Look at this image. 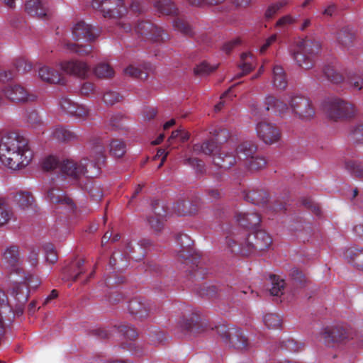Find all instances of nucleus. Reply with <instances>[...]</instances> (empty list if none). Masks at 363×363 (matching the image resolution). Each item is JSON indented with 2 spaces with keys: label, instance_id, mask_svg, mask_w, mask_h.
Returning a JSON list of instances; mask_svg holds the SVG:
<instances>
[{
  "label": "nucleus",
  "instance_id": "obj_1",
  "mask_svg": "<svg viewBox=\"0 0 363 363\" xmlns=\"http://www.w3.org/2000/svg\"><path fill=\"white\" fill-rule=\"evenodd\" d=\"M91 157L92 160H82L79 163L70 160L60 161L56 157L50 155L44 159L42 167L44 170L51 171L59 169V172L73 182L79 181L82 177L93 178L99 174L100 165L106 160L105 143L101 138H94L91 141Z\"/></svg>",
  "mask_w": 363,
  "mask_h": 363
},
{
  "label": "nucleus",
  "instance_id": "obj_2",
  "mask_svg": "<svg viewBox=\"0 0 363 363\" xmlns=\"http://www.w3.org/2000/svg\"><path fill=\"white\" fill-rule=\"evenodd\" d=\"M34 152L29 140L18 133H9L0 140V162L9 169L21 170L30 164Z\"/></svg>",
  "mask_w": 363,
  "mask_h": 363
},
{
  "label": "nucleus",
  "instance_id": "obj_3",
  "mask_svg": "<svg viewBox=\"0 0 363 363\" xmlns=\"http://www.w3.org/2000/svg\"><path fill=\"white\" fill-rule=\"evenodd\" d=\"M228 136L229 133L227 130H216L213 138L205 140L202 144H194L192 147V152L196 155L203 153L206 155H212L213 164L216 167L228 169L235 164V156L225 148H220L219 145L225 142Z\"/></svg>",
  "mask_w": 363,
  "mask_h": 363
},
{
  "label": "nucleus",
  "instance_id": "obj_4",
  "mask_svg": "<svg viewBox=\"0 0 363 363\" xmlns=\"http://www.w3.org/2000/svg\"><path fill=\"white\" fill-rule=\"evenodd\" d=\"M225 242L232 252L247 256L268 249L272 239L266 231L259 230L250 234L245 231L233 233L225 238Z\"/></svg>",
  "mask_w": 363,
  "mask_h": 363
},
{
  "label": "nucleus",
  "instance_id": "obj_5",
  "mask_svg": "<svg viewBox=\"0 0 363 363\" xmlns=\"http://www.w3.org/2000/svg\"><path fill=\"white\" fill-rule=\"evenodd\" d=\"M320 49L319 41L306 38L297 43L296 48L291 51V57L298 67L310 69L314 66Z\"/></svg>",
  "mask_w": 363,
  "mask_h": 363
},
{
  "label": "nucleus",
  "instance_id": "obj_6",
  "mask_svg": "<svg viewBox=\"0 0 363 363\" xmlns=\"http://www.w3.org/2000/svg\"><path fill=\"white\" fill-rule=\"evenodd\" d=\"M323 110L327 116L333 121L350 118L354 115L353 106L340 98L330 97L325 99L322 105Z\"/></svg>",
  "mask_w": 363,
  "mask_h": 363
},
{
  "label": "nucleus",
  "instance_id": "obj_7",
  "mask_svg": "<svg viewBox=\"0 0 363 363\" xmlns=\"http://www.w3.org/2000/svg\"><path fill=\"white\" fill-rule=\"evenodd\" d=\"M216 332L223 341L237 350H244L248 346V339L243 331L230 325H220L216 327Z\"/></svg>",
  "mask_w": 363,
  "mask_h": 363
},
{
  "label": "nucleus",
  "instance_id": "obj_8",
  "mask_svg": "<svg viewBox=\"0 0 363 363\" xmlns=\"http://www.w3.org/2000/svg\"><path fill=\"white\" fill-rule=\"evenodd\" d=\"M320 338L328 347H334L335 344L345 343L350 338V334L342 325H334L323 328L320 333Z\"/></svg>",
  "mask_w": 363,
  "mask_h": 363
},
{
  "label": "nucleus",
  "instance_id": "obj_9",
  "mask_svg": "<svg viewBox=\"0 0 363 363\" xmlns=\"http://www.w3.org/2000/svg\"><path fill=\"white\" fill-rule=\"evenodd\" d=\"M91 6L101 12L104 18H120L127 11L123 0H93Z\"/></svg>",
  "mask_w": 363,
  "mask_h": 363
},
{
  "label": "nucleus",
  "instance_id": "obj_10",
  "mask_svg": "<svg viewBox=\"0 0 363 363\" xmlns=\"http://www.w3.org/2000/svg\"><path fill=\"white\" fill-rule=\"evenodd\" d=\"M135 30L139 35L156 43H164L169 39V34L163 28L147 21H139Z\"/></svg>",
  "mask_w": 363,
  "mask_h": 363
},
{
  "label": "nucleus",
  "instance_id": "obj_11",
  "mask_svg": "<svg viewBox=\"0 0 363 363\" xmlns=\"http://www.w3.org/2000/svg\"><path fill=\"white\" fill-rule=\"evenodd\" d=\"M289 105L292 111L302 120H311L315 115V108L311 100L301 95L290 97Z\"/></svg>",
  "mask_w": 363,
  "mask_h": 363
},
{
  "label": "nucleus",
  "instance_id": "obj_12",
  "mask_svg": "<svg viewBox=\"0 0 363 363\" xmlns=\"http://www.w3.org/2000/svg\"><path fill=\"white\" fill-rule=\"evenodd\" d=\"M47 199L56 206V208H62L65 213L74 211L76 206L72 199L57 187H52L47 191Z\"/></svg>",
  "mask_w": 363,
  "mask_h": 363
},
{
  "label": "nucleus",
  "instance_id": "obj_13",
  "mask_svg": "<svg viewBox=\"0 0 363 363\" xmlns=\"http://www.w3.org/2000/svg\"><path fill=\"white\" fill-rule=\"evenodd\" d=\"M1 265L11 272L20 274L22 269L19 267L21 263L19 247L11 245L6 247L1 257Z\"/></svg>",
  "mask_w": 363,
  "mask_h": 363
},
{
  "label": "nucleus",
  "instance_id": "obj_14",
  "mask_svg": "<svg viewBox=\"0 0 363 363\" xmlns=\"http://www.w3.org/2000/svg\"><path fill=\"white\" fill-rule=\"evenodd\" d=\"M256 132L258 138L265 144H273L278 142L281 138V131L276 125L260 122L257 124Z\"/></svg>",
  "mask_w": 363,
  "mask_h": 363
},
{
  "label": "nucleus",
  "instance_id": "obj_15",
  "mask_svg": "<svg viewBox=\"0 0 363 363\" xmlns=\"http://www.w3.org/2000/svg\"><path fill=\"white\" fill-rule=\"evenodd\" d=\"M59 106L65 113L78 119L85 120L89 115L90 111L86 106L75 103L67 97H62Z\"/></svg>",
  "mask_w": 363,
  "mask_h": 363
},
{
  "label": "nucleus",
  "instance_id": "obj_16",
  "mask_svg": "<svg viewBox=\"0 0 363 363\" xmlns=\"http://www.w3.org/2000/svg\"><path fill=\"white\" fill-rule=\"evenodd\" d=\"M152 310V306L147 300L136 297L128 303V311L136 320H143L147 318Z\"/></svg>",
  "mask_w": 363,
  "mask_h": 363
},
{
  "label": "nucleus",
  "instance_id": "obj_17",
  "mask_svg": "<svg viewBox=\"0 0 363 363\" xmlns=\"http://www.w3.org/2000/svg\"><path fill=\"white\" fill-rule=\"evenodd\" d=\"M4 92L7 99L15 102H33L37 99L35 94L28 93L23 86L18 84L5 87Z\"/></svg>",
  "mask_w": 363,
  "mask_h": 363
},
{
  "label": "nucleus",
  "instance_id": "obj_18",
  "mask_svg": "<svg viewBox=\"0 0 363 363\" xmlns=\"http://www.w3.org/2000/svg\"><path fill=\"white\" fill-rule=\"evenodd\" d=\"M99 30L84 21H79L72 28V35L74 40L81 39L86 41H94L99 35Z\"/></svg>",
  "mask_w": 363,
  "mask_h": 363
},
{
  "label": "nucleus",
  "instance_id": "obj_19",
  "mask_svg": "<svg viewBox=\"0 0 363 363\" xmlns=\"http://www.w3.org/2000/svg\"><path fill=\"white\" fill-rule=\"evenodd\" d=\"M179 326L182 330L194 335L204 330L201 316L197 312H193L189 315L184 317L179 322Z\"/></svg>",
  "mask_w": 363,
  "mask_h": 363
},
{
  "label": "nucleus",
  "instance_id": "obj_20",
  "mask_svg": "<svg viewBox=\"0 0 363 363\" xmlns=\"http://www.w3.org/2000/svg\"><path fill=\"white\" fill-rule=\"evenodd\" d=\"M61 69L67 74H72L80 78H86L88 76L90 68L84 62L79 60H70L62 62L60 64Z\"/></svg>",
  "mask_w": 363,
  "mask_h": 363
},
{
  "label": "nucleus",
  "instance_id": "obj_21",
  "mask_svg": "<svg viewBox=\"0 0 363 363\" xmlns=\"http://www.w3.org/2000/svg\"><path fill=\"white\" fill-rule=\"evenodd\" d=\"M84 259H79L71 262L63 269L62 279L76 281L82 274L85 272Z\"/></svg>",
  "mask_w": 363,
  "mask_h": 363
},
{
  "label": "nucleus",
  "instance_id": "obj_22",
  "mask_svg": "<svg viewBox=\"0 0 363 363\" xmlns=\"http://www.w3.org/2000/svg\"><path fill=\"white\" fill-rule=\"evenodd\" d=\"M152 211L154 216H149L147 222L152 229L160 232L163 228V218L166 216V210L159 201H155L152 203Z\"/></svg>",
  "mask_w": 363,
  "mask_h": 363
},
{
  "label": "nucleus",
  "instance_id": "obj_23",
  "mask_svg": "<svg viewBox=\"0 0 363 363\" xmlns=\"http://www.w3.org/2000/svg\"><path fill=\"white\" fill-rule=\"evenodd\" d=\"M177 241L180 245L182 250L178 253V257L182 260H184L187 265L189 262H192L191 259V248L193 241L190 237L184 233L179 234L177 237Z\"/></svg>",
  "mask_w": 363,
  "mask_h": 363
},
{
  "label": "nucleus",
  "instance_id": "obj_24",
  "mask_svg": "<svg viewBox=\"0 0 363 363\" xmlns=\"http://www.w3.org/2000/svg\"><path fill=\"white\" fill-rule=\"evenodd\" d=\"M52 136L61 143H71L79 140L77 131L62 125L56 126L52 132Z\"/></svg>",
  "mask_w": 363,
  "mask_h": 363
},
{
  "label": "nucleus",
  "instance_id": "obj_25",
  "mask_svg": "<svg viewBox=\"0 0 363 363\" xmlns=\"http://www.w3.org/2000/svg\"><path fill=\"white\" fill-rule=\"evenodd\" d=\"M26 13L38 18H43L47 16L48 7L43 0H28L25 4Z\"/></svg>",
  "mask_w": 363,
  "mask_h": 363
},
{
  "label": "nucleus",
  "instance_id": "obj_26",
  "mask_svg": "<svg viewBox=\"0 0 363 363\" xmlns=\"http://www.w3.org/2000/svg\"><path fill=\"white\" fill-rule=\"evenodd\" d=\"M344 258L358 269L363 271V247H350L343 254Z\"/></svg>",
  "mask_w": 363,
  "mask_h": 363
},
{
  "label": "nucleus",
  "instance_id": "obj_27",
  "mask_svg": "<svg viewBox=\"0 0 363 363\" xmlns=\"http://www.w3.org/2000/svg\"><path fill=\"white\" fill-rule=\"evenodd\" d=\"M231 290V287H228L224 290L222 287H218L216 285L203 284L199 288L198 293L201 296H207L209 298L218 297L223 298L226 296L227 293L230 294Z\"/></svg>",
  "mask_w": 363,
  "mask_h": 363
},
{
  "label": "nucleus",
  "instance_id": "obj_28",
  "mask_svg": "<svg viewBox=\"0 0 363 363\" xmlns=\"http://www.w3.org/2000/svg\"><path fill=\"white\" fill-rule=\"evenodd\" d=\"M354 33L352 29L345 26L337 32L336 41L343 50H348L354 45Z\"/></svg>",
  "mask_w": 363,
  "mask_h": 363
},
{
  "label": "nucleus",
  "instance_id": "obj_29",
  "mask_svg": "<svg viewBox=\"0 0 363 363\" xmlns=\"http://www.w3.org/2000/svg\"><path fill=\"white\" fill-rule=\"evenodd\" d=\"M238 223L245 228H252L261 222L260 215L255 211L239 213L236 216Z\"/></svg>",
  "mask_w": 363,
  "mask_h": 363
},
{
  "label": "nucleus",
  "instance_id": "obj_30",
  "mask_svg": "<svg viewBox=\"0 0 363 363\" xmlns=\"http://www.w3.org/2000/svg\"><path fill=\"white\" fill-rule=\"evenodd\" d=\"M39 77L50 84H65L61 74L48 66H43L38 70Z\"/></svg>",
  "mask_w": 363,
  "mask_h": 363
},
{
  "label": "nucleus",
  "instance_id": "obj_31",
  "mask_svg": "<svg viewBox=\"0 0 363 363\" xmlns=\"http://www.w3.org/2000/svg\"><path fill=\"white\" fill-rule=\"evenodd\" d=\"M257 151V145L251 141H245L240 143L236 148L238 157L243 160L244 163L247 162L252 156L255 155Z\"/></svg>",
  "mask_w": 363,
  "mask_h": 363
},
{
  "label": "nucleus",
  "instance_id": "obj_32",
  "mask_svg": "<svg viewBox=\"0 0 363 363\" xmlns=\"http://www.w3.org/2000/svg\"><path fill=\"white\" fill-rule=\"evenodd\" d=\"M264 109L267 111H272L274 113L281 114L288 109V104L273 96H268L264 100Z\"/></svg>",
  "mask_w": 363,
  "mask_h": 363
},
{
  "label": "nucleus",
  "instance_id": "obj_33",
  "mask_svg": "<svg viewBox=\"0 0 363 363\" xmlns=\"http://www.w3.org/2000/svg\"><path fill=\"white\" fill-rule=\"evenodd\" d=\"M269 195L263 189H252L245 194V199L257 206H264L268 202Z\"/></svg>",
  "mask_w": 363,
  "mask_h": 363
},
{
  "label": "nucleus",
  "instance_id": "obj_34",
  "mask_svg": "<svg viewBox=\"0 0 363 363\" xmlns=\"http://www.w3.org/2000/svg\"><path fill=\"white\" fill-rule=\"evenodd\" d=\"M11 294L14 296L17 303H19L21 306L25 305L28 300L30 289L26 283H15L12 286Z\"/></svg>",
  "mask_w": 363,
  "mask_h": 363
},
{
  "label": "nucleus",
  "instance_id": "obj_35",
  "mask_svg": "<svg viewBox=\"0 0 363 363\" xmlns=\"http://www.w3.org/2000/svg\"><path fill=\"white\" fill-rule=\"evenodd\" d=\"M155 9L163 15L175 16L178 9L172 0H152Z\"/></svg>",
  "mask_w": 363,
  "mask_h": 363
},
{
  "label": "nucleus",
  "instance_id": "obj_36",
  "mask_svg": "<svg viewBox=\"0 0 363 363\" xmlns=\"http://www.w3.org/2000/svg\"><path fill=\"white\" fill-rule=\"evenodd\" d=\"M147 338L149 344L154 346L164 344L167 340L165 333L156 327H150L147 329Z\"/></svg>",
  "mask_w": 363,
  "mask_h": 363
},
{
  "label": "nucleus",
  "instance_id": "obj_37",
  "mask_svg": "<svg viewBox=\"0 0 363 363\" xmlns=\"http://www.w3.org/2000/svg\"><path fill=\"white\" fill-rule=\"evenodd\" d=\"M14 201L21 209L26 210L33 207L35 200L30 192L20 191L14 196Z\"/></svg>",
  "mask_w": 363,
  "mask_h": 363
},
{
  "label": "nucleus",
  "instance_id": "obj_38",
  "mask_svg": "<svg viewBox=\"0 0 363 363\" xmlns=\"http://www.w3.org/2000/svg\"><path fill=\"white\" fill-rule=\"evenodd\" d=\"M240 60L241 62L240 64V68L242 69V72L238 74L235 79L240 78L242 76L248 74L255 67V59L252 54L247 52L242 53L240 57Z\"/></svg>",
  "mask_w": 363,
  "mask_h": 363
},
{
  "label": "nucleus",
  "instance_id": "obj_39",
  "mask_svg": "<svg viewBox=\"0 0 363 363\" xmlns=\"http://www.w3.org/2000/svg\"><path fill=\"white\" fill-rule=\"evenodd\" d=\"M273 83L274 85L280 89H285L287 85V80L284 69L279 65H275L273 68Z\"/></svg>",
  "mask_w": 363,
  "mask_h": 363
},
{
  "label": "nucleus",
  "instance_id": "obj_40",
  "mask_svg": "<svg viewBox=\"0 0 363 363\" xmlns=\"http://www.w3.org/2000/svg\"><path fill=\"white\" fill-rule=\"evenodd\" d=\"M266 164V159L263 156L258 155L257 153L244 163V165L250 171L262 169L265 167Z\"/></svg>",
  "mask_w": 363,
  "mask_h": 363
},
{
  "label": "nucleus",
  "instance_id": "obj_41",
  "mask_svg": "<svg viewBox=\"0 0 363 363\" xmlns=\"http://www.w3.org/2000/svg\"><path fill=\"white\" fill-rule=\"evenodd\" d=\"M345 167L350 174L356 178L363 179V163L356 160H347Z\"/></svg>",
  "mask_w": 363,
  "mask_h": 363
},
{
  "label": "nucleus",
  "instance_id": "obj_42",
  "mask_svg": "<svg viewBox=\"0 0 363 363\" xmlns=\"http://www.w3.org/2000/svg\"><path fill=\"white\" fill-rule=\"evenodd\" d=\"M174 212L179 216H184L193 213L195 211L194 206L186 200H179L174 205Z\"/></svg>",
  "mask_w": 363,
  "mask_h": 363
},
{
  "label": "nucleus",
  "instance_id": "obj_43",
  "mask_svg": "<svg viewBox=\"0 0 363 363\" xmlns=\"http://www.w3.org/2000/svg\"><path fill=\"white\" fill-rule=\"evenodd\" d=\"M269 279L272 283V287L269 289L270 294L276 296L281 295L285 286L284 280L275 274H271Z\"/></svg>",
  "mask_w": 363,
  "mask_h": 363
},
{
  "label": "nucleus",
  "instance_id": "obj_44",
  "mask_svg": "<svg viewBox=\"0 0 363 363\" xmlns=\"http://www.w3.org/2000/svg\"><path fill=\"white\" fill-rule=\"evenodd\" d=\"M95 75L99 78H111L114 75V70L111 65L106 62H100L94 69Z\"/></svg>",
  "mask_w": 363,
  "mask_h": 363
},
{
  "label": "nucleus",
  "instance_id": "obj_45",
  "mask_svg": "<svg viewBox=\"0 0 363 363\" xmlns=\"http://www.w3.org/2000/svg\"><path fill=\"white\" fill-rule=\"evenodd\" d=\"M264 325L269 330L280 329L282 325V318L276 313H267L263 317Z\"/></svg>",
  "mask_w": 363,
  "mask_h": 363
},
{
  "label": "nucleus",
  "instance_id": "obj_46",
  "mask_svg": "<svg viewBox=\"0 0 363 363\" xmlns=\"http://www.w3.org/2000/svg\"><path fill=\"white\" fill-rule=\"evenodd\" d=\"M324 76L333 84H340L343 81V76L333 66L327 65L323 69Z\"/></svg>",
  "mask_w": 363,
  "mask_h": 363
},
{
  "label": "nucleus",
  "instance_id": "obj_47",
  "mask_svg": "<svg viewBox=\"0 0 363 363\" xmlns=\"http://www.w3.org/2000/svg\"><path fill=\"white\" fill-rule=\"evenodd\" d=\"M117 330L124 337L130 340H134L138 336V333L135 328L130 324H120L117 326Z\"/></svg>",
  "mask_w": 363,
  "mask_h": 363
},
{
  "label": "nucleus",
  "instance_id": "obj_48",
  "mask_svg": "<svg viewBox=\"0 0 363 363\" xmlns=\"http://www.w3.org/2000/svg\"><path fill=\"white\" fill-rule=\"evenodd\" d=\"M110 153L116 157H122L126 152V145L122 140L114 139L110 143Z\"/></svg>",
  "mask_w": 363,
  "mask_h": 363
},
{
  "label": "nucleus",
  "instance_id": "obj_49",
  "mask_svg": "<svg viewBox=\"0 0 363 363\" xmlns=\"http://www.w3.org/2000/svg\"><path fill=\"white\" fill-rule=\"evenodd\" d=\"M289 4L287 0H281L268 6L265 12L264 18L267 20L272 19L280 9Z\"/></svg>",
  "mask_w": 363,
  "mask_h": 363
},
{
  "label": "nucleus",
  "instance_id": "obj_50",
  "mask_svg": "<svg viewBox=\"0 0 363 363\" xmlns=\"http://www.w3.org/2000/svg\"><path fill=\"white\" fill-rule=\"evenodd\" d=\"M12 216L11 208L4 200L0 199V227L6 224Z\"/></svg>",
  "mask_w": 363,
  "mask_h": 363
},
{
  "label": "nucleus",
  "instance_id": "obj_51",
  "mask_svg": "<svg viewBox=\"0 0 363 363\" xmlns=\"http://www.w3.org/2000/svg\"><path fill=\"white\" fill-rule=\"evenodd\" d=\"M303 347V344L297 342L293 339H287L283 340L280 343V347L281 350H285L291 352H298L302 350Z\"/></svg>",
  "mask_w": 363,
  "mask_h": 363
},
{
  "label": "nucleus",
  "instance_id": "obj_52",
  "mask_svg": "<svg viewBox=\"0 0 363 363\" xmlns=\"http://www.w3.org/2000/svg\"><path fill=\"white\" fill-rule=\"evenodd\" d=\"M67 48L73 52L78 54L80 56H84L89 55L92 51V46L89 45H79L76 43H67L66 45Z\"/></svg>",
  "mask_w": 363,
  "mask_h": 363
},
{
  "label": "nucleus",
  "instance_id": "obj_53",
  "mask_svg": "<svg viewBox=\"0 0 363 363\" xmlns=\"http://www.w3.org/2000/svg\"><path fill=\"white\" fill-rule=\"evenodd\" d=\"M26 121L33 128H37L43 124V121L35 110H28L26 113Z\"/></svg>",
  "mask_w": 363,
  "mask_h": 363
},
{
  "label": "nucleus",
  "instance_id": "obj_54",
  "mask_svg": "<svg viewBox=\"0 0 363 363\" xmlns=\"http://www.w3.org/2000/svg\"><path fill=\"white\" fill-rule=\"evenodd\" d=\"M45 254L46 262L50 264H54L58 259L57 252L52 243H46L43 246Z\"/></svg>",
  "mask_w": 363,
  "mask_h": 363
},
{
  "label": "nucleus",
  "instance_id": "obj_55",
  "mask_svg": "<svg viewBox=\"0 0 363 363\" xmlns=\"http://www.w3.org/2000/svg\"><path fill=\"white\" fill-rule=\"evenodd\" d=\"M184 164L193 167L197 173L203 174L205 171L204 162L196 157H186L184 160Z\"/></svg>",
  "mask_w": 363,
  "mask_h": 363
},
{
  "label": "nucleus",
  "instance_id": "obj_56",
  "mask_svg": "<svg viewBox=\"0 0 363 363\" xmlns=\"http://www.w3.org/2000/svg\"><path fill=\"white\" fill-rule=\"evenodd\" d=\"M173 26L174 29L186 35H192L194 33L190 25L183 19L176 18L173 21Z\"/></svg>",
  "mask_w": 363,
  "mask_h": 363
},
{
  "label": "nucleus",
  "instance_id": "obj_57",
  "mask_svg": "<svg viewBox=\"0 0 363 363\" xmlns=\"http://www.w3.org/2000/svg\"><path fill=\"white\" fill-rule=\"evenodd\" d=\"M218 65L212 66L206 62H203L198 65L194 69L196 75H207L213 72L218 68Z\"/></svg>",
  "mask_w": 363,
  "mask_h": 363
},
{
  "label": "nucleus",
  "instance_id": "obj_58",
  "mask_svg": "<svg viewBox=\"0 0 363 363\" xmlns=\"http://www.w3.org/2000/svg\"><path fill=\"white\" fill-rule=\"evenodd\" d=\"M126 74L134 78H138L145 80L147 78L149 73L145 70H142L138 67L130 65L125 69Z\"/></svg>",
  "mask_w": 363,
  "mask_h": 363
},
{
  "label": "nucleus",
  "instance_id": "obj_59",
  "mask_svg": "<svg viewBox=\"0 0 363 363\" xmlns=\"http://www.w3.org/2000/svg\"><path fill=\"white\" fill-rule=\"evenodd\" d=\"M85 188L93 200L98 201L103 197V192L101 187L95 183H88Z\"/></svg>",
  "mask_w": 363,
  "mask_h": 363
},
{
  "label": "nucleus",
  "instance_id": "obj_60",
  "mask_svg": "<svg viewBox=\"0 0 363 363\" xmlns=\"http://www.w3.org/2000/svg\"><path fill=\"white\" fill-rule=\"evenodd\" d=\"M121 347L128 350L133 355L142 356L145 354V351L142 346L137 342H124L121 344Z\"/></svg>",
  "mask_w": 363,
  "mask_h": 363
},
{
  "label": "nucleus",
  "instance_id": "obj_61",
  "mask_svg": "<svg viewBox=\"0 0 363 363\" xmlns=\"http://www.w3.org/2000/svg\"><path fill=\"white\" fill-rule=\"evenodd\" d=\"M14 66L16 72L20 73H26L32 69L31 63L24 58L16 59Z\"/></svg>",
  "mask_w": 363,
  "mask_h": 363
},
{
  "label": "nucleus",
  "instance_id": "obj_62",
  "mask_svg": "<svg viewBox=\"0 0 363 363\" xmlns=\"http://www.w3.org/2000/svg\"><path fill=\"white\" fill-rule=\"evenodd\" d=\"M121 99L122 96L118 93L112 91H106L103 96L104 102L110 106L120 101Z\"/></svg>",
  "mask_w": 363,
  "mask_h": 363
},
{
  "label": "nucleus",
  "instance_id": "obj_63",
  "mask_svg": "<svg viewBox=\"0 0 363 363\" xmlns=\"http://www.w3.org/2000/svg\"><path fill=\"white\" fill-rule=\"evenodd\" d=\"M290 276L294 284L302 286L306 281V278L301 271L296 268L291 269Z\"/></svg>",
  "mask_w": 363,
  "mask_h": 363
},
{
  "label": "nucleus",
  "instance_id": "obj_64",
  "mask_svg": "<svg viewBox=\"0 0 363 363\" xmlns=\"http://www.w3.org/2000/svg\"><path fill=\"white\" fill-rule=\"evenodd\" d=\"M351 138L354 143L363 144V124L357 125L352 131Z\"/></svg>",
  "mask_w": 363,
  "mask_h": 363
}]
</instances>
